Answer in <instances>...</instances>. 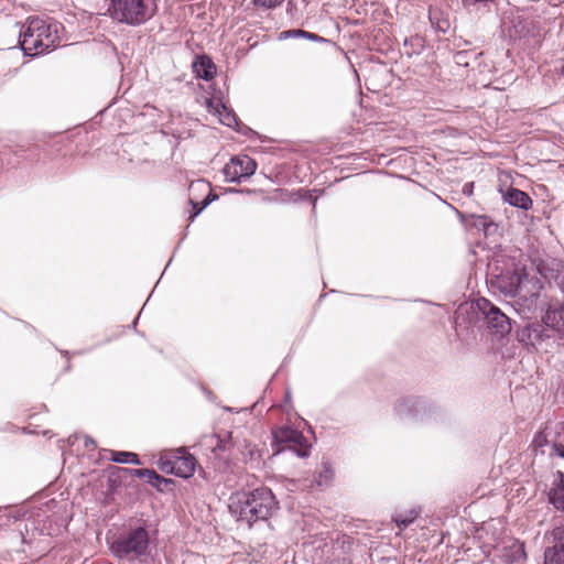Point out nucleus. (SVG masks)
I'll return each instance as SVG.
<instances>
[{
	"mask_svg": "<svg viewBox=\"0 0 564 564\" xmlns=\"http://www.w3.org/2000/svg\"><path fill=\"white\" fill-rule=\"evenodd\" d=\"M228 508L237 521H245L251 527L257 521L268 520L278 509V501L271 489L260 487L249 492L231 495Z\"/></svg>",
	"mask_w": 564,
	"mask_h": 564,
	"instance_id": "nucleus-1",
	"label": "nucleus"
},
{
	"mask_svg": "<svg viewBox=\"0 0 564 564\" xmlns=\"http://www.w3.org/2000/svg\"><path fill=\"white\" fill-rule=\"evenodd\" d=\"M59 24L39 17H30L20 30V45L25 55L37 56L59 45Z\"/></svg>",
	"mask_w": 564,
	"mask_h": 564,
	"instance_id": "nucleus-2",
	"label": "nucleus"
},
{
	"mask_svg": "<svg viewBox=\"0 0 564 564\" xmlns=\"http://www.w3.org/2000/svg\"><path fill=\"white\" fill-rule=\"evenodd\" d=\"M109 12L120 23L138 26L149 21L156 11L154 0H110Z\"/></svg>",
	"mask_w": 564,
	"mask_h": 564,
	"instance_id": "nucleus-3",
	"label": "nucleus"
},
{
	"mask_svg": "<svg viewBox=\"0 0 564 564\" xmlns=\"http://www.w3.org/2000/svg\"><path fill=\"white\" fill-rule=\"evenodd\" d=\"M149 543L148 530L143 527H137L113 540L110 551L119 560H133L147 553Z\"/></svg>",
	"mask_w": 564,
	"mask_h": 564,
	"instance_id": "nucleus-4",
	"label": "nucleus"
},
{
	"mask_svg": "<svg viewBox=\"0 0 564 564\" xmlns=\"http://www.w3.org/2000/svg\"><path fill=\"white\" fill-rule=\"evenodd\" d=\"M160 463L164 471L183 478L193 476L196 467L195 457L185 447L163 452Z\"/></svg>",
	"mask_w": 564,
	"mask_h": 564,
	"instance_id": "nucleus-5",
	"label": "nucleus"
},
{
	"mask_svg": "<svg viewBox=\"0 0 564 564\" xmlns=\"http://www.w3.org/2000/svg\"><path fill=\"white\" fill-rule=\"evenodd\" d=\"M394 413L402 422L425 423L431 419L432 406L420 398L406 397L397 402Z\"/></svg>",
	"mask_w": 564,
	"mask_h": 564,
	"instance_id": "nucleus-6",
	"label": "nucleus"
},
{
	"mask_svg": "<svg viewBox=\"0 0 564 564\" xmlns=\"http://www.w3.org/2000/svg\"><path fill=\"white\" fill-rule=\"evenodd\" d=\"M518 340L528 349H545L547 351L551 335L543 323H527L517 330Z\"/></svg>",
	"mask_w": 564,
	"mask_h": 564,
	"instance_id": "nucleus-7",
	"label": "nucleus"
},
{
	"mask_svg": "<svg viewBox=\"0 0 564 564\" xmlns=\"http://www.w3.org/2000/svg\"><path fill=\"white\" fill-rule=\"evenodd\" d=\"M477 306L491 332L503 336L511 330L510 318L489 300L480 297L477 301Z\"/></svg>",
	"mask_w": 564,
	"mask_h": 564,
	"instance_id": "nucleus-8",
	"label": "nucleus"
},
{
	"mask_svg": "<svg viewBox=\"0 0 564 564\" xmlns=\"http://www.w3.org/2000/svg\"><path fill=\"white\" fill-rule=\"evenodd\" d=\"M257 170V163L248 155L234 156L225 166L224 175L227 182L240 183L250 177Z\"/></svg>",
	"mask_w": 564,
	"mask_h": 564,
	"instance_id": "nucleus-9",
	"label": "nucleus"
},
{
	"mask_svg": "<svg viewBox=\"0 0 564 564\" xmlns=\"http://www.w3.org/2000/svg\"><path fill=\"white\" fill-rule=\"evenodd\" d=\"M490 284L505 295L522 299V275L516 270H506L499 274H492Z\"/></svg>",
	"mask_w": 564,
	"mask_h": 564,
	"instance_id": "nucleus-10",
	"label": "nucleus"
},
{
	"mask_svg": "<svg viewBox=\"0 0 564 564\" xmlns=\"http://www.w3.org/2000/svg\"><path fill=\"white\" fill-rule=\"evenodd\" d=\"M556 283L564 294V274L557 275ZM543 322L550 330L554 332L557 344L564 347V306L549 307Z\"/></svg>",
	"mask_w": 564,
	"mask_h": 564,
	"instance_id": "nucleus-11",
	"label": "nucleus"
},
{
	"mask_svg": "<svg viewBox=\"0 0 564 564\" xmlns=\"http://www.w3.org/2000/svg\"><path fill=\"white\" fill-rule=\"evenodd\" d=\"M546 539L550 544L544 550L543 564H564V524L553 528Z\"/></svg>",
	"mask_w": 564,
	"mask_h": 564,
	"instance_id": "nucleus-12",
	"label": "nucleus"
},
{
	"mask_svg": "<svg viewBox=\"0 0 564 564\" xmlns=\"http://www.w3.org/2000/svg\"><path fill=\"white\" fill-rule=\"evenodd\" d=\"M206 108L208 112L217 116L223 124L234 127L237 123L235 113L220 99H206Z\"/></svg>",
	"mask_w": 564,
	"mask_h": 564,
	"instance_id": "nucleus-13",
	"label": "nucleus"
},
{
	"mask_svg": "<svg viewBox=\"0 0 564 564\" xmlns=\"http://www.w3.org/2000/svg\"><path fill=\"white\" fill-rule=\"evenodd\" d=\"M502 199L509 205L523 210H529L533 205L531 197L525 192L514 187H510L503 192Z\"/></svg>",
	"mask_w": 564,
	"mask_h": 564,
	"instance_id": "nucleus-14",
	"label": "nucleus"
},
{
	"mask_svg": "<svg viewBox=\"0 0 564 564\" xmlns=\"http://www.w3.org/2000/svg\"><path fill=\"white\" fill-rule=\"evenodd\" d=\"M549 501L555 509L564 511V473L560 470L549 492Z\"/></svg>",
	"mask_w": 564,
	"mask_h": 564,
	"instance_id": "nucleus-15",
	"label": "nucleus"
},
{
	"mask_svg": "<svg viewBox=\"0 0 564 564\" xmlns=\"http://www.w3.org/2000/svg\"><path fill=\"white\" fill-rule=\"evenodd\" d=\"M193 70L198 78L209 80L216 74V66L208 56L202 55L194 61Z\"/></svg>",
	"mask_w": 564,
	"mask_h": 564,
	"instance_id": "nucleus-16",
	"label": "nucleus"
},
{
	"mask_svg": "<svg viewBox=\"0 0 564 564\" xmlns=\"http://www.w3.org/2000/svg\"><path fill=\"white\" fill-rule=\"evenodd\" d=\"M274 437L281 443H290L294 445H302V442L305 441L304 436L300 432L291 427L279 429L274 433Z\"/></svg>",
	"mask_w": 564,
	"mask_h": 564,
	"instance_id": "nucleus-17",
	"label": "nucleus"
},
{
	"mask_svg": "<svg viewBox=\"0 0 564 564\" xmlns=\"http://www.w3.org/2000/svg\"><path fill=\"white\" fill-rule=\"evenodd\" d=\"M279 39L280 40L305 39V40H310L313 42H326V39L319 36L318 34L311 33V32H307V31L301 30V29H292V30L282 31L279 34Z\"/></svg>",
	"mask_w": 564,
	"mask_h": 564,
	"instance_id": "nucleus-18",
	"label": "nucleus"
},
{
	"mask_svg": "<svg viewBox=\"0 0 564 564\" xmlns=\"http://www.w3.org/2000/svg\"><path fill=\"white\" fill-rule=\"evenodd\" d=\"M109 459L119 463V464H133V465H140V458L135 453L132 452H117V451H109Z\"/></svg>",
	"mask_w": 564,
	"mask_h": 564,
	"instance_id": "nucleus-19",
	"label": "nucleus"
},
{
	"mask_svg": "<svg viewBox=\"0 0 564 564\" xmlns=\"http://www.w3.org/2000/svg\"><path fill=\"white\" fill-rule=\"evenodd\" d=\"M471 226L484 231L485 235L490 234L496 228V225L487 215H471Z\"/></svg>",
	"mask_w": 564,
	"mask_h": 564,
	"instance_id": "nucleus-20",
	"label": "nucleus"
},
{
	"mask_svg": "<svg viewBox=\"0 0 564 564\" xmlns=\"http://www.w3.org/2000/svg\"><path fill=\"white\" fill-rule=\"evenodd\" d=\"M419 511L410 509L405 512L395 513L392 519L400 530L408 528L417 518Z\"/></svg>",
	"mask_w": 564,
	"mask_h": 564,
	"instance_id": "nucleus-21",
	"label": "nucleus"
},
{
	"mask_svg": "<svg viewBox=\"0 0 564 564\" xmlns=\"http://www.w3.org/2000/svg\"><path fill=\"white\" fill-rule=\"evenodd\" d=\"M120 471L124 474H131L138 478L144 479L148 484L152 486L154 479H158V473L154 469H130V468H119Z\"/></svg>",
	"mask_w": 564,
	"mask_h": 564,
	"instance_id": "nucleus-22",
	"label": "nucleus"
},
{
	"mask_svg": "<svg viewBox=\"0 0 564 564\" xmlns=\"http://www.w3.org/2000/svg\"><path fill=\"white\" fill-rule=\"evenodd\" d=\"M191 204L193 205L194 212L189 216V219L193 220L210 204V200H203L202 203H195V202L191 200Z\"/></svg>",
	"mask_w": 564,
	"mask_h": 564,
	"instance_id": "nucleus-23",
	"label": "nucleus"
},
{
	"mask_svg": "<svg viewBox=\"0 0 564 564\" xmlns=\"http://www.w3.org/2000/svg\"><path fill=\"white\" fill-rule=\"evenodd\" d=\"M284 0H254V4L267 9L280 6Z\"/></svg>",
	"mask_w": 564,
	"mask_h": 564,
	"instance_id": "nucleus-24",
	"label": "nucleus"
},
{
	"mask_svg": "<svg viewBox=\"0 0 564 564\" xmlns=\"http://www.w3.org/2000/svg\"><path fill=\"white\" fill-rule=\"evenodd\" d=\"M538 299H539L538 293H533L529 297L524 299L525 300V308L528 310L529 313H532L536 308Z\"/></svg>",
	"mask_w": 564,
	"mask_h": 564,
	"instance_id": "nucleus-25",
	"label": "nucleus"
},
{
	"mask_svg": "<svg viewBox=\"0 0 564 564\" xmlns=\"http://www.w3.org/2000/svg\"><path fill=\"white\" fill-rule=\"evenodd\" d=\"M172 484V479L164 478L163 476L158 474V479H154L152 486L158 490H163V486Z\"/></svg>",
	"mask_w": 564,
	"mask_h": 564,
	"instance_id": "nucleus-26",
	"label": "nucleus"
},
{
	"mask_svg": "<svg viewBox=\"0 0 564 564\" xmlns=\"http://www.w3.org/2000/svg\"><path fill=\"white\" fill-rule=\"evenodd\" d=\"M514 554L513 560L525 558L524 545L522 543H516L513 545Z\"/></svg>",
	"mask_w": 564,
	"mask_h": 564,
	"instance_id": "nucleus-27",
	"label": "nucleus"
},
{
	"mask_svg": "<svg viewBox=\"0 0 564 564\" xmlns=\"http://www.w3.org/2000/svg\"><path fill=\"white\" fill-rule=\"evenodd\" d=\"M462 192L464 195L466 196H471L473 195V192H474V183L469 182V183H465L463 185V188H462Z\"/></svg>",
	"mask_w": 564,
	"mask_h": 564,
	"instance_id": "nucleus-28",
	"label": "nucleus"
},
{
	"mask_svg": "<svg viewBox=\"0 0 564 564\" xmlns=\"http://www.w3.org/2000/svg\"><path fill=\"white\" fill-rule=\"evenodd\" d=\"M554 454L564 458V445L562 444H554L553 446Z\"/></svg>",
	"mask_w": 564,
	"mask_h": 564,
	"instance_id": "nucleus-29",
	"label": "nucleus"
},
{
	"mask_svg": "<svg viewBox=\"0 0 564 564\" xmlns=\"http://www.w3.org/2000/svg\"><path fill=\"white\" fill-rule=\"evenodd\" d=\"M84 445L87 448H94L96 446V442L90 436H85L84 438Z\"/></svg>",
	"mask_w": 564,
	"mask_h": 564,
	"instance_id": "nucleus-30",
	"label": "nucleus"
},
{
	"mask_svg": "<svg viewBox=\"0 0 564 564\" xmlns=\"http://www.w3.org/2000/svg\"><path fill=\"white\" fill-rule=\"evenodd\" d=\"M295 453H296V455H297V456H300V457H305V456H307V455H308L307 448H305V449H303V451H302V449H295Z\"/></svg>",
	"mask_w": 564,
	"mask_h": 564,
	"instance_id": "nucleus-31",
	"label": "nucleus"
},
{
	"mask_svg": "<svg viewBox=\"0 0 564 564\" xmlns=\"http://www.w3.org/2000/svg\"><path fill=\"white\" fill-rule=\"evenodd\" d=\"M345 544L348 545V549L350 547L351 541L350 538L347 535H343V547L345 546Z\"/></svg>",
	"mask_w": 564,
	"mask_h": 564,
	"instance_id": "nucleus-32",
	"label": "nucleus"
},
{
	"mask_svg": "<svg viewBox=\"0 0 564 564\" xmlns=\"http://www.w3.org/2000/svg\"><path fill=\"white\" fill-rule=\"evenodd\" d=\"M324 473H325V479H326V480H327V479H329V478L332 477V470H330V468H329V467H326V466H325V470H324Z\"/></svg>",
	"mask_w": 564,
	"mask_h": 564,
	"instance_id": "nucleus-33",
	"label": "nucleus"
},
{
	"mask_svg": "<svg viewBox=\"0 0 564 564\" xmlns=\"http://www.w3.org/2000/svg\"><path fill=\"white\" fill-rule=\"evenodd\" d=\"M327 564H346V562H345V561H339V560H338V561H332V562H329V563H327Z\"/></svg>",
	"mask_w": 564,
	"mask_h": 564,
	"instance_id": "nucleus-34",
	"label": "nucleus"
},
{
	"mask_svg": "<svg viewBox=\"0 0 564 564\" xmlns=\"http://www.w3.org/2000/svg\"><path fill=\"white\" fill-rule=\"evenodd\" d=\"M215 199V196L212 197V195L209 194L204 200H210V203Z\"/></svg>",
	"mask_w": 564,
	"mask_h": 564,
	"instance_id": "nucleus-35",
	"label": "nucleus"
},
{
	"mask_svg": "<svg viewBox=\"0 0 564 564\" xmlns=\"http://www.w3.org/2000/svg\"><path fill=\"white\" fill-rule=\"evenodd\" d=\"M561 74L564 76V62H563V65H562Z\"/></svg>",
	"mask_w": 564,
	"mask_h": 564,
	"instance_id": "nucleus-36",
	"label": "nucleus"
}]
</instances>
